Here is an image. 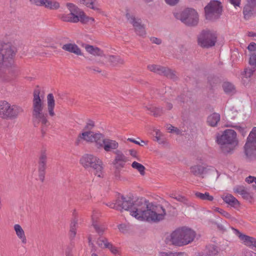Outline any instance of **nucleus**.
Returning <instances> with one entry per match:
<instances>
[{
    "label": "nucleus",
    "instance_id": "f257e3e1",
    "mask_svg": "<svg viewBox=\"0 0 256 256\" xmlns=\"http://www.w3.org/2000/svg\"><path fill=\"white\" fill-rule=\"evenodd\" d=\"M108 206L112 208L128 210L132 216L140 221L158 222L166 215L165 210L162 206H154L142 200H138L134 203L130 198L126 199L122 196Z\"/></svg>",
    "mask_w": 256,
    "mask_h": 256
},
{
    "label": "nucleus",
    "instance_id": "f03ea898",
    "mask_svg": "<svg viewBox=\"0 0 256 256\" xmlns=\"http://www.w3.org/2000/svg\"><path fill=\"white\" fill-rule=\"evenodd\" d=\"M38 90L34 92L32 104V116L35 126H40L43 133L46 132L50 124L48 119L47 114L44 112V103L43 98L40 97Z\"/></svg>",
    "mask_w": 256,
    "mask_h": 256
},
{
    "label": "nucleus",
    "instance_id": "7ed1b4c3",
    "mask_svg": "<svg viewBox=\"0 0 256 256\" xmlns=\"http://www.w3.org/2000/svg\"><path fill=\"white\" fill-rule=\"evenodd\" d=\"M16 53V48L10 43L0 42V68L12 67L9 70V73L12 76V79L20 74L18 68L14 65V58Z\"/></svg>",
    "mask_w": 256,
    "mask_h": 256
},
{
    "label": "nucleus",
    "instance_id": "20e7f679",
    "mask_svg": "<svg viewBox=\"0 0 256 256\" xmlns=\"http://www.w3.org/2000/svg\"><path fill=\"white\" fill-rule=\"evenodd\" d=\"M66 6L70 13L60 15V18L64 22L76 23L80 22L84 24H92L94 20L92 17L86 16L84 12L72 3H68Z\"/></svg>",
    "mask_w": 256,
    "mask_h": 256
},
{
    "label": "nucleus",
    "instance_id": "39448f33",
    "mask_svg": "<svg viewBox=\"0 0 256 256\" xmlns=\"http://www.w3.org/2000/svg\"><path fill=\"white\" fill-rule=\"evenodd\" d=\"M196 236V232L186 227L177 228L170 234V241L176 246H182L192 242Z\"/></svg>",
    "mask_w": 256,
    "mask_h": 256
},
{
    "label": "nucleus",
    "instance_id": "423d86ee",
    "mask_svg": "<svg viewBox=\"0 0 256 256\" xmlns=\"http://www.w3.org/2000/svg\"><path fill=\"white\" fill-rule=\"evenodd\" d=\"M24 112L22 108L11 104L7 101L0 102V118L5 120H15Z\"/></svg>",
    "mask_w": 256,
    "mask_h": 256
},
{
    "label": "nucleus",
    "instance_id": "0eeeda50",
    "mask_svg": "<svg viewBox=\"0 0 256 256\" xmlns=\"http://www.w3.org/2000/svg\"><path fill=\"white\" fill-rule=\"evenodd\" d=\"M174 17L188 26H196L198 22V15L196 11L191 8L184 10H177L174 13Z\"/></svg>",
    "mask_w": 256,
    "mask_h": 256
},
{
    "label": "nucleus",
    "instance_id": "6e6552de",
    "mask_svg": "<svg viewBox=\"0 0 256 256\" xmlns=\"http://www.w3.org/2000/svg\"><path fill=\"white\" fill-rule=\"evenodd\" d=\"M222 11L221 2L218 0H212L204 8L206 18L210 20H216L220 17Z\"/></svg>",
    "mask_w": 256,
    "mask_h": 256
},
{
    "label": "nucleus",
    "instance_id": "1a4fd4ad",
    "mask_svg": "<svg viewBox=\"0 0 256 256\" xmlns=\"http://www.w3.org/2000/svg\"><path fill=\"white\" fill-rule=\"evenodd\" d=\"M216 40V33L210 30H202L198 36V44L204 48H209L214 46Z\"/></svg>",
    "mask_w": 256,
    "mask_h": 256
},
{
    "label": "nucleus",
    "instance_id": "9d476101",
    "mask_svg": "<svg viewBox=\"0 0 256 256\" xmlns=\"http://www.w3.org/2000/svg\"><path fill=\"white\" fill-rule=\"evenodd\" d=\"M216 141L222 147L226 144L235 146L238 144L236 132L232 130H226L222 134L217 137Z\"/></svg>",
    "mask_w": 256,
    "mask_h": 256
},
{
    "label": "nucleus",
    "instance_id": "9b49d317",
    "mask_svg": "<svg viewBox=\"0 0 256 256\" xmlns=\"http://www.w3.org/2000/svg\"><path fill=\"white\" fill-rule=\"evenodd\" d=\"M244 150L248 157L256 156V127L252 129L248 136Z\"/></svg>",
    "mask_w": 256,
    "mask_h": 256
},
{
    "label": "nucleus",
    "instance_id": "f8f14e48",
    "mask_svg": "<svg viewBox=\"0 0 256 256\" xmlns=\"http://www.w3.org/2000/svg\"><path fill=\"white\" fill-rule=\"evenodd\" d=\"M216 171L218 174V172L213 166H203L200 164L194 165L191 166L190 172L196 176L204 177V175L210 174L212 172ZM219 174H218V176Z\"/></svg>",
    "mask_w": 256,
    "mask_h": 256
},
{
    "label": "nucleus",
    "instance_id": "ddd939ff",
    "mask_svg": "<svg viewBox=\"0 0 256 256\" xmlns=\"http://www.w3.org/2000/svg\"><path fill=\"white\" fill-rule=\"evenodd\" d=\"M126 17L129 22L132 24L134 28L138 34L143 36L146 34V32L144 25L141 24L140 19H137L129 13L126 14Z\"/></svg>",
    "mask_w": 256,
    "mask_h": 256
},
{
    "label": "nucleus",
    "instance_id": "4468645a",
    "mask_svg": "<svg viewBox=\"0 0 256 256\" xmlns=\"http://www.w3.org/2000/svg\"><path fill=\"white\" fill-rule=\"evenodd\" d=\"M235 234L242 241L243 244L256 250V238L242 234L238 230L232 228Z\"/></svg>",
    "mask_w": 256,
    "mask_h": 256
},
{
    "label": "nucleus",
    "instance_id": "2eb2a0df",
    "mask_svg": "<svg viewBox=\"0 0 256 256\" xmlns=\"http://www.w3.org/2000/svg\"><path fill=\"white\" fill-rule=\"evenodd\" d=\"M148 68L150 71L158 74L164 75L171 78H174L175 75L174 72L168 68L158 65L150 64L148 66Z\"/></svg>",
    "mask_w": 256,
    "mask_h": 256
},
{
    "label": "nucleus",
    "instance_id": "dca6fc26",
    "mask_svg": "<svg viewBox=\"0 0 256 256\" xmlns=\"http://www.w3.org/2000/svg\"><path fill=\"white\" fill-rule=\"evenodd\" d=\"M96 244L101 248H108L111 252L114 254H117L119 253L118 249L114 246L112 244L108 242V240L106 238H98L96 241Z\"/></svg>",
    "mask_w": 256,
    "mask_h": 256
},
{
    "label": "nucleus",
    "instance_id": "f3484780",
    "mask_svg": "<svg viewBox=\"0 0 256 256\" xmlns=\"http://www.w3.org/2000/svg\"><path fill=\"white\" fill-rule=\"evenodd\" d=\"M116 154L113 164L116 168H124L127 162V158L120 150L115 152Z\"/></svg>",
    "mask_w": 256,
    "mask_h": 256
},
{
    "label": "nucleus",
    "instance_id": "a211bd4d",
    "mask_svg": "<svg viewBox=\"0 0 256 256\" xmlns=\"http://www.w3.org/2000/svg\"><path fill=\"white\" fill-rule=\"evenodd\" d=\"M118 146V143L116 140L110 138H105L103 140L102 148L105 152H110L117 150Z\"/></svg>",
    "mask_w": 256,
    "mask_h": 256
},
{
    "label": "nucleus",
    "instance_id": "6ab92c4d",
    "mask_svg": "<svg viewBox=\"0 0 256 256\" xmlns=\"http://www.w3.org/2000/svg\"><path fill=\"white\" fill-rule=\"evenodd\" d=\"M97 158L98 156L93 154H86L80 158V162L84 168H90Z\"/></svg>",
    "mask_w": 256,
    "mask_h": 256
},
{
    "label": "nucleus",
    "instance_id": "aec40b11",
    "mask_svg": "<svg viewBox=\"0 0 256 256\" xmlns=\"http://www.w3.org/2000/svg\"><path fill=\"white\" fill-rule=\"evenodd\" d=\"M47 100V109L49 116L51 117L55 116L54 109L56 106L54 96L52 94H49L46 96Z\"/></svg>",
    "mask_w": 256,
    "mask_h": 256
},
{
    "label": "nucleus",
    "instance_id": "412c9836",
    "mask_svg": "<svg viewBox=\"0 0 256 256\" xmlns=\"http://www.w3.org/2000/svg\"><path fill=\"white\" fill-rule=\"evenodd\" d=\"M62 49L66 52L74 53L78 56H82L80 49L74 43H68L64 44Z\"/></svg>",
    "mask_w": 256,
    "mask_h": 256
},
{
    "label": "nucleus",
    "instance_id": "4be33fe9",
    "mask_svg": "<svg viewBox=\"0 0 256 256\" xmlns=\"http://www.w3.org/2000/svg\"><path fill=\"white\" fill-rule=\"evenodd\" d=\"M100 214V212H98V211L94 210L92 216V224L94 229L98 234H102L106 230V228L104 226H100L96 224L97 219L98 218Z\"/></svg>",
    "mask_w": 256,
    "mask_h": 256
},
{
    "label": "nucleus",
    "instance_id": "5701e85b",
    "mask_svg": "<svg viewBox=\"0 0 256 256\" xmlns=\"http://www.w3.org/2000/svg\"><path fill=\"white\" fill-rule=\"evenodd\" d=\"M94 133V132L91 131H86L80 134L76 142V144H80L82 140L88 142H92Z\"/></svg>",
    "mask_w": 256,
    "mask_h": 256
},
{
    "label": "nucleus",
    "instance_id": "b1692460",
    "mask_svg": "<svg viewBox=\"0 0 256 256\" xmlns=\"http://www.w3.org/2000/svg\"><path fill=\"white\" fill-rule=\"evenodd\" d=\"M14 229L17 237L21 240L23 244H26L27 242L26 238L24 232L21 226L19 224H15L14 226Z\"/></svg>",
    "mask_w": 256,
    "mask_h": 256
},
{
    "label": "nucleus",
    "instance_id": "393cba45",
    "mask_svg": "<svg viewBox=\"0 0 256 256\" xmlns=\"http://www.w3.org/2000/svg\"><path fill=\"white\" fill-rule=\"evenodd\" d=\"M233 191L245 199H249L251 197L247 189L243 186H236L234 188Z\"/></svg>",
    "mask_w": 256,
    "mask_h": 256
},
{
    "label": "nucleus",
    "instance_id": "a878e982",
    "mask_svg": "<svg viewBox=\"0 0 256 256\" xmlns=\"http://www.w3.org/2000/svg\"><path fill=\"white\" fill-rule=\"evenodd\" d=\"M222 198L226 204L234 208H236L240 205L238 200L231 194L223 196Z\"/></svg>",
    "mask_w": 256,
    "mask_h": 256
},
{
    "label": "nucleus",
    "instance_id": "bb28decb",
    "mask_svg": "<svg viewBox=\"0 0 256 256\" xmlns=\"http://www.w3.org/2000/svg\"><path fill=\"white\" fill-rule=\"evenodd\" d=\"M84 48L86 50L91 54L98 56H104L102 50L98 47L86 44Z\"/></svg>",
    "mask_w": 256,
    "mask_h": 256
},
{
    "label": "nucleus",
    "instance_id": "cd10ccee",
    "mask_svg": "<svg viewBox=\"0 0 256 256\" xmlns=\"http://www.w3.org/2000/svg\"><path fill=\"white\" fill-rule=\"evenodd\" d=\"M80 4L94 10H99L98 5L96 0H77Z\"/></svg>",
    "mask_w": 256,
    "mask_h": 256
},
{
    "label": "nucleus",
    "instance_id": "c85d7f7f",
    "mask_svg": "<svg viewBox=\"0 0 256 256\" xmlns=\"http://www.w3.org/2000/svg\"><path fill=\"white\" fill-rule=\"evenodd\" d=\"M105 138L104 136L100 133H94L92 142H94L96 147L102 148L103 144V140Z\"/></svg>",
    "mask_w": 256,
    "mask_h": 256
},
{
    "label": "nucleus",
    "instance_id": "c756f323",
    "mask_svg": "<svg viewBox=\"0 0 256 256\" xmlns=\"http://www.w3.org/2000/svg\"><path fill=\"white\" fill-rule=\"evenodd\" d=\"M220 120V114L217 113H214L208 118L207 122L210 126H214L217 124Z\"/></svg>",
    "mask_w": 256,
    "mask_h": 256
},
{
    "label": "nucleus",
    "instance_id": "7c9ffc66",
    "mask_svg": "<svg viewBox=\"0 0 256 256\" xmlns=\"http://www.w3.org/2000/svg\"><path fill=\"white\" fill-rule=\"evenodd\" d=\"M44 6L50 10H56L60 8V4L55 0H44Z\"/></svg>",
    "mask_w": 256,
    "mask_h": 256
},
{
    "label": "nucleus",
    "instance_id": "2f4dec72",
    "mask_svg": "<svg viewBox=\"0 0 256 256\" xmlns=\"http://www.w3.org/2000/svg\"><path fill=\"white\" fill-rule=\"evenodd\" d=\"M254 14V8L246 4L244 8L243 14L246 20H248Z\"/></svg>",
    "mask_w": 256,
    "mask_h": 256
},
{
    "label": "nucleus",
    "instance_id": "473e14b6",
    "mask_svg": "<svg viewBox=\"0 0 256 256\" xmlns=\"http://www.w3.org/2000/svg\"><path fill=\"white\" fill-rule=\"evenodd\" d=\"M194 194L197 198L202 200H208L212 202L214 199L213 196L210 195L208 192H205L203 194L196 192H194Z\"/></svg>",
    "mask_w": 256,
    "mask_h": 256
},
{
    "label": "nucleus",
    "instance_id": "72a5a7b5",
    "mask_svg": "<svg viewBox=\"0 0 256 256\" xmlns=\"http://www.w3.org/2000/svg\"><path fill=\"white\" fill-rule=\"evenodd\" d=\"M218 252V248L214 245H209L206 248V256H216Z\"/></svg>",
    "mask_w": 256,
    "mask_h": 256
},
{
    "label": "nucleus",
    "instance_id": "f704fd0d",
    "mask_svg": "<svg viewBox=\"0 0 256 256\" xmlns=\"http://www.w3.org/2000/svg\"><path fill=\"white\" fill-rule=\"evenodd\" d=\"M106 58L111 62L113 66H116L124 63V61L120 58V56H109Z\"/></svg>",
    "mask_w": 256,
    "mask_h": 256
},
{
    "label": "nucleus",
    "instance_id": "c9c22d12",
    "mask_svg": "<svg viewBox=\"0 0 256 256\" xmlns=\"http://www.w3.org/2000/svg\"><path fill=\"white\" fill-rule=\"evenodd\" d=\"M146 108L149 111V112L154 116H158L161 115L164 112L163 109L161 108H157L152 106H150L149 107L146 106Z\"/></svg>",
    "mask_w": 256,
    "mask_h": 256
},
{
    "label": "nucleus",
    "instance_id": "e433bc0d",
    "mask_svg": "<svg viewBox=\"0 0 256 256\" xmlns=\"http://www.w3.org/2000/svg\"><path fill=\"white\" fill-rule=\"evenodd\" d=\"M78 225V220H74L72 221L70 226V237L72 239H73L76 236V226Z\"/></svg>",
    "mask_w": 256,
    "mask_h": 256
},
{
    "label": "nucleus",
    "instance_id": "4c0bfd02",
    "mask_svg": "<svg viewBox=\"0 0 256 256\" xmlns=\"http://www.w3.org/2000/svg\"><path fill=\"white\" fill-rule=\"evenodd\" d=\"M255 70H256V68L254 67H252V68H245L244 72L242 74V79L244 84V78H250Z\"/></svg>",
    "mask_w": 256,
    "mask_h": 256
},
{
    "label": "nucleus",
    "instance_id": "58836bf2",
    "mask_svg": "<svg viewBox=\"0 0 256 256\" xmlns=\"http://www.w3.org/2000/svg\"><path fill=\"white\" fill-rule=\"evenodd\" d=\"M170 198L176 200L183 202L184 204L186 205H188L190 204L188 202L187 198L182 195L176 194H172L170 195Z\"/></svg>",
    "mask_w": 256,
    "mask_h": 256
},
{
    "label": "nucleus",
    "instance_id": "ea45409f",
    "mask_svg": "<svg viewBox=\"0 0 256 256\" xmlns=\"http://www.w3.org/2000/svg\"><path fill=\"white\" fill-rule=\"evenodd\" d=\"M46 152L44 150L42 152L40 157L38 168H46Z\"/></svg>",
    "mask_w": 256,
    "mask_h": 256
},
{
    "label": "nucleus",
    "instance_id": "a19ab883",
    "mask_svg": "<svg viewBox=\"0 0 256 256\" xmlns=\"http://www.w3.org/2000/svg\"><path fill=\"white\" fill-rule=\"evenodd\" d=\"M132 166L134 168L137 170L141 175L144 176V174L145 168L141 164L136 162H134L132 164Z\"/></svg>",
    "mask_w": 256,
    "mask_h": 256
},
{
    "label": "nucleus",
    "instance_id": "79ce46f5",
    "mask_svg": "<svg viewBox=\"0 0 256 256\" xmlns=\"http://www.w3.org/2000/svg\"><path fill=\"white\" fill-rule=\"evenodd\" d=\"M222 87L224 92L226 94L232 93L234 90V86L229 82H224Z\"/></svg>",
    "mask_w": 256,
    "mask_h": 256
},
{
    "label": "nucleus",
    "instance_id": "37998d69",
    "mask_svg": "<svg viewBox=\"0 0 256 256\" xmlns=\"http://www.w3.org/2000/svg\"><path fill=\"white\" fill-rule=\"evenodd\" d=\"M98 166L94 170V172L95 176H97L99 178H102L104 176V164L102 163V164H98Z\"/></svg>",
    "mask_w": 256,
    "mask_h": 256
},
{
    "label": "nucleus",
    "instance_id": "c03bdc74",
    "mask_svg": "<svg viewBox=\"0 0 256 256\" xmlns=\"http://www.w3.org/2000/svg\"><path fill=\"white\" fill-rule=\"evenodd\" d=\"M186 254L184 252H160L159 256H185Z\"/></svg>",
    "mask_w": 256,
    "mask_h": 256
},
{
    "label": "nucleus",
    "instance_id": "a18cd8bd",
    "mask_svg": "<svg viewBox=\"0 0 256 256\" xmlns=\"http://www.w3.org/2000/svg\"><path fill=\"white\" fill-rule=\"evenodd\" d=\"M249 64L254 67H256V53H251L250 54Z\"/></svg>",
    "mask_w": 256,
    "mask_h": 256
},
{
    "label": "nucleus",
    "instance_id": "49530a36",
    "mask_svg": "<svg viewBox=\"0 0 256 256\" xmlns=\"http://www.w3.org/2000/svg\"><path fill=\"white\" fill-rule=\"evenodd\" d=\"M166 129L170 133L175 132L176 134H180V131L178 128L174 127L171 124H167Z\"/></svg>",
    "mask_w": 256,
    "mask_h": 256
},
{
    "label": "nucleus",
    "instance_id": "de8ad7c7",
    "mask_svg": "<svg viewBox=\"0 0 256 256\" xmlns=\"http://www.w3.org/2000/svg\"><path fill=\"white\" fill-rule=\"evenodd\" d=\"M94 126V122L92 120H89L86 122V125L84 126L86 130H88L90 131Z\"/></svg>",
    "mask_w": 256,
    "mask_h": 256
},
{
    "label": "nucleus",
    "instance_id": "09e8293b",
    "mask_svg": "<svg viewBox=\"0 0 256 256\" xmlns=\"http://www.w3.org/2000/svg\"><path fill=\"white\" fill-rule=\"evenodd\" d=\"M46 168H38L39 178L41 182H44V179Z\"/></svg>",
    "mask_w": 256,
    "mask_h": 256
},
{
    "label": "nucleus",
    "instance_id": "8fccbe9b",
    "mask_svg": "<svg viewBox=\"0 0 256 256\" xmlns=\"http://www.w3.org/2000/svg\"><path fill=\"white\" fill-rule=\"evenodd\" d=\"M102 161L98 157V158L96 160L94 164L90 166V168H92L94 170L96 169L98 166V164H102Z\"/></svg>",
    "mask_w": 256,
    "mask_h": 256
},
{
    "label": "nucleus",
    "instance_id": "3c124183",
    "mask_svg": "<svg viewBox=\"0 0 256 256\" xmlns=\"http://www.w3.org/2000/svg\"><path fill=\"white\" fill-rule=\"evenodd\" d=\"M248 50L252 53H256V44L252 42L248 46Z\"/></svg>",
    "mask_w": 256,
    "mask_h": 256
},
{
    "label": "nucleus",
    "instance_id": "603ef678",
    "mask_svg": "<svg viewBox=\"0 0 256 256\" xmlns=\"http://www.w3.org/2000/svg\"><path fill=\"white\" fill-rule=\"evenodd\" d=\"M215 210L221 214L222 216H225L226 218H229L230 217V214H228V212L224 211L222 209H221L218 208H215Z\"/></svg>",
    "mask_w": 256,
    "mask_h": 256
},
{
    "label": "nucleus",
    "instance_id": "864d4df0",
    "mask_svg": "<svg viewBox=\"0 0 256 256\" xmlns=\"http://www.w3.org/2000/svg\"><path fill=\"white\" fill-rule=\"evenodd\" d=\"M30 2L38 6H44V0H30Z\"/></svg>",
    "mask_w": 256,
    "mask_h": 256
},
{
    "label": "nucleus",
    "instance_id": "5fc2aeb1",
    "mask_svg": "<svg viewBox=\"0 0 256 256\" xmlns=\"http://www.w3.org/2000/svg\"><path fill=\"white\" fill-rule=\"evenodd\" d=\"M246 182L248 184L254 182L256 184V178L252 176H249L246 178Z\"/></svg>",
    "mask_w": 256,
    "mask_h": 256
},
{
    "label": "nucleus",
    "instance_id": "6e6d98bb",
    "mask_svg": "<svg viewBox=\"0 0 256 256\" xmlns=\"http://www.w3.org/2000/svg\"><path fill=\"white\" fill-rule=\"evenodd\" d=\"M235 128L238 130V132L242 134L243 136H245L246 132V131L244 128L240 126H235Z\"/></svg>",
    "mask_w": 256,
    "mask_h": 256
},
{
    "label": "nucleus",
    "instance_id": "4d7b16f0",
    "mask_svg": "<svg viewBox=\"0 0 256 256\" xmlns=\"http://www.w3.org/2000/svg\"><path fill=\"white\" fill-rule=\"evenodd\" d=\"M236 8L240 6L241 0H228Z\"/></svg>",
    "mask_w": 256,
    "mask_h": 256
},
{
    "label": "nucleus",
    "instance_id": "13d9d810",
    "mask_svg": "<svg viewBox=\"0 0 256 256\" xmlns=\"http://www.w3.org/2000/svg\"><path fill=\"white\" fill-rule=\"evenodd\" d=\"M150 41L152 43L156 44H160L162 42V40H160V39L158 38H155V37L151 38H150Z\"/></svg>",
    "mask_w": 256,
    "mask_h": 256
},
{
    "label": "nucleus",
    "instance_id": "bf43d9fd",
    "mask_svg": "<svg viewBox=\"0 0 256 256\" xmlns=\"http://www.w3.org/2000/svg\"><path fill=\"white\" fill-rule=\"evenodd\" d=\"M166 3L170 6H174L177 4L179 0H165Z\"/></svg>",
    "mask_w": 256,
    "mask_h": 256
},
{
    "label": "nucleus",
    "instance_id": "052dcab7",
    "mask_svg": "<svg viewBox=\"0 0 256 256\" xmlns=\"http://www.w3.org/2000/svg\"><path fill=\"white\" fill-rule=\"evenodd\" d=\"M246 4L255 8H256V0H248Z\"/></svg>",
    "mask_w": 256,
    "mask_h": 256
},
{
    "label": "nucleus",
    "instance_id": "680f3d73",
    "mask_svg": "<svg viewBox=\"0 0 256 256\" xmlns=\"http://www.w3.org/2000/svg\"><path fill=\"white\" fill-rule=\"evenodd\" d=\"M118 228L120 232H124L126 230V226L124 224H120L118 225Z\"/></svg>",
    "mask_w": 256,
    "mask_h": 256
},
{
    "label": "nucleus",
    "instance_id": "e2e57ef3",
    "mask_svg": "<svg viewBox=\"0 0 256 256\" xmlns=\"http://www.w3.org/2000/svg\"><path fill=\"white\" fill-rule=\"evenodd\" d=\"M244 256H256V253L252 251H251V250H248L245 252Z\"/></svg>",
    "mask_w": 256,
    "mask_h": 256
},
{
    "label": "nucleus",
    "instance_id": "0e129e2a",
    "mask_svg": "<svg viewBox=\"0 0 256 256\" xmlns=\"http://www.w3.org/2000/svg\"><path fill=\"white\" fill-rule=\"evenodd\" d=\"M130 154L134 158H137V152L134 150H130Z\"/></svg>",
    "mask_w": 256,
    "mask_h": 256
},
{
    "label": "nucleus",
    "instance_id": "69168bd1",
    "mask_svg": "<svg viewBox=\"0 0 256 256\" xmlns=\"http://www.w3.org/2000/svg\"><path fill=\"white\" fill-rule=\"evenodd\" d=\"M127 140H128V141L134 142L136 144L142 146V144L140 142L135 140L134 139L132 138H128Z\"/></svg>",
    "mask_w": 256,
    "mask_h": 256
},
{
    "label": "nucleus",
    "instance_id": "338daca9",
    "mask_svg": "<svg viewBox=\"0 0 256 256\" xmlns=\"http://www.w3.org/2000/svg\"><path fill=\"white\" fill-rule=\"evenodd\" d=\"M248 36L250 37H254L256 36V33L250 32H248Z\"/></svg>",
    "mask_w": 256,
    "mask_h": 256
},
{
    "label": "nucleus",
    "instance_id": "774afa93",
    "mask_svg": "<svg viewBox=\"0 0 256 256\" xmlns=\"http://www.w3.org/2000/svg\"><path fill=\"white\" fill-rule=\"evenodd\" d=\"M88 242H89V244L90 246H92V247H93L94 246V244H93L92 242V240H91V238H88Z\"/></svg>",
    "mask_w": 256,
    "mask_h": 256
}]
</instances>
